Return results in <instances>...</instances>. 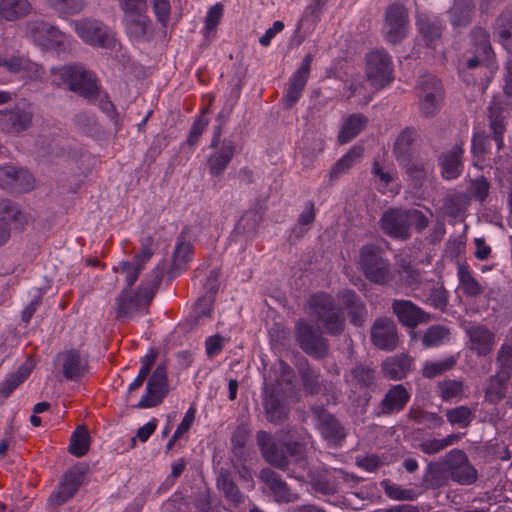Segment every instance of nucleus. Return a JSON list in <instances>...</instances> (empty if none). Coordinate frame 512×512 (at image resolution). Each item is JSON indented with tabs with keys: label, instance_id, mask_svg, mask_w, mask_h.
<instances>
[{
	"label": "nucleus",
	"instance_id": "1",
	"mask_svg": "<svg viewBox=\"0 0 512 512\" xmlns=\"http://www.w3.org/2000/svg\"><path fill=\"white\" fill-rule=\"evenodd\" d=\"M429 222V218L418 209L390 208L382 214L379 225L387 236L405 241L411 237L412 226L421 233Z\"/></svg>",
	"mask_w": 512,
	"mask_h": 512
},
{
	"label": "nucleus",
	"instance_id": "2",
	"mask_svg": "<svg viewBox=\"0 0 512 512\" xmlns=\"http://www.w3.org/2000/svg\"><path fill=\"white\" fill-rule=\"evenodd\" d=\"M310 314L322 325L330 336H340L346 327L344 312L333 297L325 292L313 294L309 299Z\"/></svg>",
	"mask_w": 512,
	"mask_h": 512
},
{
	"label": "nucleus",
	"instance_id": "3",
	"mask_svg": "<svg viewBox=\"0 0 512 512\" xmlns=\"http://www.w3.org/2000/svg\"><path fill=\"white\" fill-rule=\"evenodd\" d=\"M487 119L492 137L484 132L474 134L472 138V153L476 157H482L490 153L492 139L495 141L498 151L504 148L503 136L506 131V125L504 123L503 107L495 99L488 108Z\"/></svg>",
	"mask_w": 512,
	"mask_h": 512
},
{
	"label": "nucleus",
	"instance_id": "4",
	"mask_svg": "<svg viewBox=\"0 0 512 512\" xmlns=\"http://www.w3.org/2000/svg\"><path fill=\"white\" fill-rule=\"evenodd\" d=\"M359 265L366 279L374 284L386 285L393 279L389 260L378 245L366 244L360 249Z\"/></svg>",
	"mask_w": 512,
	"mask_h": 512
},
{
	"label": "nucleus",
	"instance_id": "5",
	"mask_svg": "<svg viewBox=\"0 0 512 512\" xmlns=\"http://www.w3.org/2000/svg\"><path fill=\"white\" fill-rule=\"evenodd\" d=\"M63 83L68 85L70 91L81 97L93 100L99 96L95 75L80 64L63 66L58 70Z\"/></svg>",
	"mask_w": 512,
	"mask_h": 512
},
{
	"label": "nucleus",
	"instance_id": "6",
	"mask_svg": "<svg viewBox=\"0 0 512 512\" xmlns=\"http://www.w3.org/2000/svg\"><path fill=\"white\" fill-rule=\"evenodd\" d=\"M309 409L321 437L329 445L340 446L347 437L346 428L341 421L322 404L313 403Z\"/></svg>",
	"mask_w": 512,
	"mask_h": 512
},
{
	"label": "nucleus",
	"instance_id": "7",
	"mask_svg": "<svg viewBox=\"0 0 512 512\" xmlns=\"http://www.w3.org/2000/svg\"><path fill=\"white\" fill-rule=\"evenodd\" d=\"M419 112L425 118L434 117L444 99L442 83L432 74H424L418 79Z\"/></svg>",
	"mask_w": 512,
	"mask_h": 512
},
{
	"label": "nucleus",
	"instance_id": "8",
	"mask_svg": "<svg viewBox=\"0 0 512 512\" xmlns=\"http://www.w3.org/2000/svg\"><path fill=\"white\" fill-rule=\"evenodd\" d=\"M366 76L370 85L382 89L393 79V62L391 56L383 49H376L366 54Z\"/></svg>",
	"mask_w": 512,
	"mask_h": 512
},
{
	"label": "nucleus",
	"instance_id": "9",
	"mask_svg": "<svg viewBox=\"0 0 512 512\" xmlns=\"http://www.w3.org/2000/svg\"><path fill=\"white\" fill-rule=\"evenodd\" d=\"M295 340L301 350L313 358L323 359L329 353V343L322 331L306 321L296 323Z\"/></svg>",
	"mask_w": 512,
	"mask_h": 512
},
{
	"label": "nucleus",
	"instance_id": "10",
	"mask_svg": "<svg viewBox=\"0 0 512 512\" xmlns=\"http://www.w3.org/2000/svg\"><path fill=\"white\" fill-rule=\"evenodd\" d=\"M152 300L153 291L144 286H139L134 293L123 289L116 299V318H133L138 312L147 309Z\"/></svg>",
	"mask_w": 512,
	"mask_h": 512
},
{
	"label": "nucleus",
	"instance_id": "11",
	"mask_svg": "<svg viewBox=\"0 0 512 512\" xmlns=\"http://www.w3.org/2000/svg\"><path fill=\"white\" fill-rule=\"evenodd\" d=\"M263 408L266 419L274 424H283L289 416L290 408L284 399L281 383L275 382L263 389Z\"/></svg>",
	"mask_w": 512,
	"mask_h": 512
},
{
	"label": "nucleus",
	"instance_id": "12",
	"mask_svg": "<svg viewBox=\"0 0 512 512\" xmlns=\"http://www.w3.org/2000/svg\"><path fill=\"white\" fill-rule=\"evenodd\" d=\"M74 28L77 35L87 44L101 48L114 46V37L100 20L93 18L76 20L74 21Z\"/></svg>",
	"mask_w": 512,
	"mask_h": 512
},
{
	"label": "nucleus",
	"instance_id": "13",
	"mask_svg": "<svg viewBox=\"0 0 512 512\" xmlns=\"http://www.w3.org/2000/svg\"><path fill=\"white\" fill-rule=\"evenodd\" d=\"M450 479L463 486L474 484L478 479L477 469L470 463L463 450L452 449L446 454Z\"/></svg>",
	"mask_w": 512,
	"mask_h": 512
},
{
	"label": "nucleus",
	"instance_id": "14",
	"mask_svg": "<svg viewBox=\"0 0 512 512\" xmlns=\"http://www.w3.org/2000/svg\"><path fill=\"white\" fill-rule=\"evenodd\" d=\"M26 32L33 43L45 50L59 48L65 39V34L58 27L41 20L27 22Z\"/></svg>",
	"mask_w": 512,
	"mask_h": 512
},
{
	"label": "nucleus",
	"instance_id": "15",
	"mask_svg": "<svg viewBox=\"0 0 512 512\" xmlns=\"http://www.w3.org/2000/svg\"><path fill=\"white\" fill-rule=\"evenodd\" d=\"M408 13L406 8L394 3L390 5L385 13L383 30L385 38L392 44H397L407 35Z\"/></svg>",
	"mask_w": 512,
	"mask_h": 512
},
{
	"label": "nucleus",
	"instance_id": "16",
	"mask_svg": "<svg viewBox=\"0 0 512 512\" xmlns=\"http://www.w3.org/2000/svg\"><path fill=\"white\" fill-rule=\"evenodd\" d=\"M32 120L33 111L29 105H16L0 111V130L9 135H18L32 125Z\"/></svg>",
	"mask_w": 512,
	"mask_h": 512
},
{
	"label": "nucleus",
	"instance_id": "17",
	"mask_svg": "<svg viewBox=\"0 0 512 512\" xmlns=\"http://www.w3.org/2000/svg\"><path fill=\"white\" fill-rule=\"evenodd\" d=\"M256 440L262 456L270 465L281 470L288 467L289 460L284 450V442L275 441L270 433L263 430L257 432Z\"/></svg>",
	"mask_w": 512,
	"mask_h": 512
},
{
	"label": "nucleus",
	"instance_id": "18",
	"mask_svg": "<svg viewBox=\"0 0 512 512\" xmlns=\"http://www.w3.org/2000/svg\"><path fill=\"white\" fill-rule=\"evenodd\" d=\"M312 60L313 55L311 53L306 54L300 67L290 79L289 87L282 100L285 109H291L301 97L310 74Z\"/></svg>",
	"mask_w": 512,
	"mask_h": 512
},
{
	"label": "nucleus",
	"instance_id": "19",
	"mask_svg": "<svg viewBox=\"0 0 512 512\" xmlns=\"http://www.w3.org/2000/svg\"><path fill=\"white\" fill-rule=\"evenodd\" d=\"M392 310L401 324L414 329L419 324H426L432 316L410 300H394Z\"/></svg>",
	"mask_w": 512,
	"mask_h": 512
},
{
	"label": "nucleus",
	"instance_id": "20",
	"mask_svg": "<svg viewBox=\"0 0 512 512\" xmlns=\"http://www.w3.org/2000/svg\"><path fill=\"white\" fill-rule=\"evenodd\" d=\"M34 178L27 170L12 165L0 167V187L21 193L33 188Z\"/></svg>",
	"mask_w": 512,
	"mask_h": 512
},
{
	"label": "nucleus",
	"instance_id": "21",
	"mask_svg": "<svg viewBox=\"0 0 512 512\" xmlns=\"http://www.w3.org/2000/svg\"><path fill=\"white\" fill-rule=\"evenodd\" d=\"M337 298L347 311L350 323L362 327L367 321L368 310L361 297L352 289H343L338 292Z\"/></svg>",
	"mask_w": 512,
	"mask_h": 512
},
{
	"label": "nucleus",
	"instance_id": "22",
	"mask_svg": "<svg viewBox=\"0 0 512 512\" xmlns=\"http://www.w3.org/2000/svg\"><path fill=\"white\" fill-rule=\"evenodd\" d=\"M371 340L381 350H394L398 343L394 321L387 317L377 319L371 328Z\"/></svg>",
	"mask_w": 512,
	"mask_h": 512
},
{
	"label": "nucleus",
	"instance_id": "23",
	"mask_svg": "<svg viewBox=\"0 0 512 512\" xmlns=\"http://www.w3.org/2000/svg\"><path fill=\"white\" fill-rule=\"evenodd\" d=\"M259 479L271 490L274 500L277 503H290L298 499L282 479V477L270 468H264L259 473Z\"/></svg>",
	"mask_w": 512,
	"mask_h": 512
},
{
	"label": "nucleus",
	"instance_id": "24",
	"mask_svg": "<svg viewBox=\"0 0 512 512\" xmlns=\"http://www.w3.org/2000/svg\"><path fill=\"white\" fill-rule=\"evenodd\" d=\"M62 363V372L66 379L76 381L86 375L88 361L76 349H69L58 354Z\"/></svg>",
	"mask_w": 512,
	"mask_h": 512
},
{
	"label": "nucleus",
	"instance_id": "25",
	"mask_svg": "<svg viewBox=\"0 0 512 512\" xmlns=\"http://www.w3.org/2000/svg\"><path fill=\"white\" fill-rule=\"evenodd\" d=\"M236 150V143L224 139L220 146L207 159V167L212 176H221L231 162Z\"/></svg>",
	"mask_w": 512,
	"mask_h": 512
},
{
	"label": "nucleus",
	"instance_id": "26",
	"mask_svg": "<svg viewBox=\"0 0 512 512\" xmlns=\"http://www.w3.org/2000/svg\"><path fill=\"white\" fill-rule=\"evenodd\" d=\"M216 486L222 492L225 500L231 503L233 507H239L244 503L245 495L238 488L229 469L220 468L218 470Z\"/></svg>",
	"mask_w": 512,
	"mask_h": 512
},
{
	"label": "nucleus",
	"instance_id": "27",
	"mask_svg": "<svg viewBox=\"0 0 512 512\" xmlns=\"http://www.w3.org/2000/svg\"><path fill=\"white\" fill-rule=\"evenodd\" d=\"M463 153L464 149L462 145L456 144L450 150L440 155L439 164L445 179H456L461 175L464 166Z\"/></svg>",
	"mask_w": 512,
	"mask_h": 512
},
{
	"label": "nucleus",
	"instance_id": "28",
	"mask_svg": "<svg viewBox=\"0 0 512 512\" xmlns=\"http://www.w3.org/2000/svg\"><path fill=\"white\" fill-rule=\"evenodd\" d=\"M189 232L190 228L186 226L177 238V245L173 254L172 266L168 272L170 278H174L185 268L186 264L191 260L192 246L190 242L187 241Z\"/></svg>",
	"mask_w": 512,
	"mask_h": 512
},
{
	"label": "nucleus",
	"instance_id": "29",
	"mask_svg": "<svg viewBox=\"0 0 512 512\" xmlns=\"http://www.w3.org/2000/svg\"><path fill=\"white\" fill-rule=\"evenodd\" d=\"M299 373L305 395L314 396L322 392L324 396H330L334 402L336 401L333 389L321 384L319 371H316L309 365H306L300 368Z\"/></svg>",
	"mask_w": 512,
	"mask_h": 512
},
{
	"label": "nucleus",
	"instance_id": "30",
	"mask_svg": "<svg viewBox=\"0 0 512 512\" xmlns=\"http://www.w3.org/2000/svg\"><path fill=\"white\" fill-rule=\"evenodd\" d=\"M447 13L454 28H465L471 24L475 14L474 0H453Z\"/></svg>",
	"mask_w": 512,
	"mask_h": 512
},
{
	"label": "nucleus",
	"instance_id": "31",
	"mask_svg": "<svg viewBox=\"0 0 512 512\" xmlns=\"http://www.w3.org/2000/svg\"><path fill=\"white\" fill-rule=\"evenodd\" d=\"M0 222H4L10 228L22 230L27 224L28 219L18 203L10 199H1Z\"/></svg>",
	"mask_w": 512,
	"mask_h": 512
},
{
	"label": "nucleus",
	"instance_id": "32",
	"mask_svg": "<svg viewBox=\"0 0 512 512\" xmlns=\"http://www.w3.org/2000/svg\"><path fill=\"white\" fill-rule=\"evenodd\" d=\"M416 137L417 131L412 127H406L397 136L393 146V154L399 163H408L409 160H412Z\"/></svg>",
	"mask_w": 512,
	"mask_h": 512
},
{
	"label": "nucleus",
	"instance_id": "33",
	"mask_svg": "<svg viewBox=\"0 0 512 512\" xmlns=\"http://www.w3.org/2000/svg\"><path fill=\"white\" fill-rule=\"evenodd\" d=\"M409 399L410 395L407 389L401 384L395 385L388 390L381 401V413L387 415L399 412L404 409Z\"/></svg>",
	"mask_w": 512,
	"mask_h": 512
},
{
	"label": "nucleus",
	"instance_id": "34",
	"mask_svg": "<svg viewBox=\"0 0 512 512\" xmlns=\"http://www.w3.org/2000/svg\"><path fill=\"white\" fill-rule=\"evenodd\" d=\"M412 359L405 355H394L386 358L381 367L383 375L391 380H401L411 371Z\"/></svg>",
	"mask_w": 512,
	"mask_h": 512
},
{
	"label": "nucleus",
	"instance_id": "35",
	"mask_svg": "<svg viewBox=\"0 0 512 512\" xmlns=\"http://www.w3.org/2000/svg\"><path fill=\"white\" fill-rule=\"evenodd\" d=\"M124 21L129 36L137 40L143 39L147 35L151 23L146 11L124 13Z\"/></svg>",
	"mask_w": 512,
	"mask_h": 512
},
{
	"label": "nucleus",
	"instance_id": "36",
	"mask_svg": "<svg viewBox=\"0 0 512 512\" xmlns=\"http://www.w3.org/2000/svg\"><path fill=\"white\" fill-rule=\"evenodd\" d=\"M418 30L428 47H437L443 30L442 22L439 19L426 16L419 17Z\"/></svg>",
	"mask_w": 512,
	"mask_h": 512
},
{
	"label": "nucleus",
	"instance_id": "37",
	"mask_svg": "<svg viewBox=\"0 0 512 512\" xmlns=\"http://www.w3.org/2000/svg\"><path fill=\"white\" fill-rule=\"evenodd\" d=\"M467 334L469 336L472 349L479 355L488 354L493 347L494 334L484 326L471 327Z\"/></svg>",
	"mask_w": 512,
	"mask_h": 512
},
{
	"label": "nucleus",
	"instance_id": "38",
	"mask_svg": "<svg viewBox=\"0 0 512 512\" xmlns=\"http://www.w3.org/2000/svg\"><path fill=\"white\" fill-rule=\"evenodd\" d=\"M32 4L29 0H1L0 17L6 21H15L30 14Z\"/></svg>",
	"mask_w": 512,
	"mask_h": 512
},
{
	"label": "nucleus",
	"instance_id": "39",
	"mask_svg": "<svg viewBox=\"0 0 512 512\" xmlns=\"http://www.w3.org/2000/svg\"><path fill=\"white\" fill-rule=\"evenodd\" d=\"M364 149L362 146H353L342 158H340L331 168L329 176L335 180L347 173L363 157Z\"/></svg>",
	"mask_w": 512,
	"mask_h": 512
},
{
	"label": "nucleus",
	"instance_id": "40",
	"mask_svg": "<svg viewBox=\"0 0 512 512\" xmlns=\"http://www.w3.org/2000/svg\"><path fill=\"white\" fill-rule=\"evenodd\" d=\"M509 378L494 374L489 377L485 387V400L492 404H497L502 401L508 391Z\"/></svg>",
	"mask_w": 512,
	"mask_h": 512
},
{
	"label": "nucleus",
	"instance_id": "41",
	"mask_svg": "<svg viewBox=\"0 0 512 512\" xmlns=\"http://www.w3.org/2000/svg\"><path fill=\"white\" fill-rule=\"evenodd\" d=\"M368 119L363 114L350 115L338 134V142L345 144L355 138L367 125Z\"/></svg>",
	"mask_w": 512,
	"mask_h": 512
},
{
	"label": "nucleus",
	"instance_id": "42",
	"mask_svg": "<svg viewBox=\"0 0 512 512\" xmlns=\"http://www.w3.org/2000/svg\"><path fill=\"white\" fill-rule=\"evenodd\" d=\"M424 482L432 487H439L446 483L449 476L448 465L446 464V455L437 462H430L424 475Z\"/></svg>",
	"mask_w": 512,
	"mask_h": 512
},
{
	"label": "nucleus",
	"instance_id": "43",
	"mask_svg": "<svg viewBox=\"0 0 512 512\" xmlns=\"http://www.w3.org/2000/svg\"><path fill=\"white\" fill-rule=\"evenodd\" d=\"M91 437L85 425L78 426L70 437L68 451L76 457L84 456L90 447Z\"/></svg>",
	"mask_w": 512,
	"mask_h": 512
},
{
	"label": "nucleus",
	"instance_id": "44",
	"mask_svg": "<svg viewBox=\"0 0 512 512\" xmlns=\"http://www.w3.org/2000/svg\"><path fill=\"white\" fill-rule=\"evenodd\" d=\"M193 505L197 512H222L223 509L222 502L212 495L208 487L195 493Z\"/></svg>",
	"mask_w": 512,
	"mask_h": 512
},
{
	"label": "nucleus",
	"instance_id": "45",
	"mask_svg": "<svg viewBox=\"0 0 512 512\" xmlns=\"http://www.w3.org/2000/svg\"><path fill=\"white\" fill-rule=\"evenodd\" d=\"M33 369L32 364L25 363L21 365L15 373L10 374L0 384V395L7 398L11 393L25 381Z\"/></svg>",
	"mask_w": 512,
	"mask_h": 512
},
{
	"label": "nucleus",
	"instance_id": "46",
	"mask_svg": "<svg viewBox=\"0 0 512 512\" xmlns=\"http://www.w3.org/2000/svg\"><path fill=\"white\" fill-rule=\"evenodd\" d=\"M46 5L61 17L79 14L86 7V0H45Z\"/></svg>",
	"mask_w": 512,
	"mask_h": 512
},
{
	"label": "nucleus",
	"instance_id": "47",
	"mask_svg": "<svg viewBox=\"0 0 512 512\" xmlns=\"http://www.w3.org/2000/svg\"><path fill=\"white\" fill-rule=\"evenodd\" d=\"M249 436V429L245 425L238 426L232 434L231 445L234 458L239 463L245 462L247 457L246 441Z\"/></svg>",
	"mask_w": 512,
	"mask_h": 512
},
{
	"label": "nucleus",
	"instance_id": "48",
	"mask_svg": "<svg viewBox=\"0 0 512 512\" xmlns=\"http://www.w3.org/2000/svg\"><path fill=\"white\" fill-rule=\"evenodd\" d=\"M458 277L463 293L470 297H477L483 292L481 284L471 274L466 265L458 266Z\"/></svg>",
	"mask_w": 512,
	"mask_h": 512
},
{
	"label": "nucleus",
	"instance_id": "49",
	"mask_svg": "<svg viewBox=\"0 0 512 512\" xmlns=\"http://www.w3.org/2000/svg\"><path fill=\"white\" fill-rule=\"evenodd\" d=\"M350 375L360 388H370L376 383V370L363 363H357L351 368Z\"/></svg>",
	"mask_w": 512,
	"mask_h": 512
},
{
	"label": "nucleus",
	"instance_id": "50",
	"mask_svg": "<svg viewBox=\"0 0 512 512\" xmlns=\"http://www.w3.org/2000/svg\"><path fill=\"white\" fill-rule=\"evenodd\" d=\"M470 197L466 193H455L447 195L443 201V209L450 217H457L465 211L469 204Z\"/></svg>",
	"mask_w": 512,
	"mask_h": 512
},
{
	"label": "nucleus",
	"instance_id": "51",
	"mask_svg": "<svg viewBox=\"0 0 512 512\" xmlns=\"http://www.w3.org/2000/svg\"><path fill=\"white\" fill-rule=\"evenodd\" d=\"M445 416L451 425H457L461 428H467L474 419L473 410L464 405L447 409Z\"/></svg>",
	"mask_w": 512,
	"mask_h": 512
},
{
	"label": "nucleus",
	"instance_id": "52",
	"mask_svg": "<svg viewBox=\"0 0 512 512\" xmlns=\"http://www.w3.org/2000/svg\"><path fill=\"white\" fill-rule=\"evenodd\" d=\"M450 330L443 325L430 326L422 336V343L424 347H437L449 339Z\"/></svg>",
	"mask_w": 512,
	"mask_h": 512
},
{
	"label": "nucleus",
	"instance_id": "53",
	"mask_svg": "<svg viewBox=\"0 0 512 512\" xmlns=\"http://www.w3.org/2000/svg\"><path fill=\"white\" fill-rule=\"evenodd\" d=\"M146 395L136 405L137 408H151L159 405L168 394V385L146 387Z\"/></svg>",
	"mask_w": 512,
	"mask_h": 512
},
{
	"label": "nucleus",
	"instance_id": "54",
	"mask_svg": "<svg viewBox=\"0 0 512 512\" xmlns=\"http://www.w3.org/2000/svg\"><path fill=\"white\" fill-rule=\"evenodd\" d=\"M443 401L461 399L464 396V384L459 380H444L438 384Z\"/></svg>",
	"mask_w": 512,
	"mask_h": 512
},
{
	"label": "nucleus",
	"instance_id": "55",
	"mask_svg": "<svg viewBox=\"0 0 512 512\" xmlns=\"http://www.w3.org/2000/svg\"><path fill=\"white\" fill-rule=\"evenodd\" d=\"M461 438V434H451L443 439L426 440L420 443L419 447L425 454H435L446 447L456 443Z\"/></svg>",
	"mask_w": 512,
	"mask_h": 512
},
{
	"label": "nucleus",
	"instance_id": "56",
	"mask_svg": "<svg viewBox=\"0 0 512 512\" xmlns=\"http://www.w3.org/2000/svg\"><path fill=\"white\" fill-rule=\"evenodd\" d=\"M496 365L498 371L496 374L511 378L512 376V346L504 344L499 349L496 356Z\"/></svg>",
	"mask_w": 512,
	"mask_h": 512
},
{
	"label": "nucleus",
	"instance_id": "57",
	"mask_svg": "<svg viewBox=\"0 0 512 512\" xmlns=\"http://www.w3.org/2000/svg\"><path fill=\"white\" fill-rule=\"evenodd\" d=\"M496 33L502 42L512 38V6L506 7L497 17L495 23Z\"/></svg>",
	"mask_w": 512,
	"mask_h": 512
},
{
	"label": "nucleus",
	"instance_id": "58",
	"mask_svg": "<svg viewBox=\"0 0 512 512\" xmlns=\"http://www.w3.org/2000/svg\"><path fill=\"white\" fill-rule=\"evenodd\" d=\"M324 5L325 1L323 0H312L304 10L303 15L298 22L297 30H300L306 24L313 27L319 21Z\"/></svg>",
	"mask_w": 512,
	"mask_h": 512
},
{
	"label": "nucleus",
	"instance_id": "59",
	"mask_svg": "<svg viewBox=\"0 0 512 512\" xmlns=\"http://www.w3.org/2000/svg\"><path fill=\"white\" fill-rule=\"evenodd\" d=\"M471 38L476 51L489 58L493 54V50L489 41L488 32L482 27H475L471 31Z\"/></svg>",
	"mask_w": 512,
	"mask_h": 512
},
{
	"label": "nucleus",
	"instance_id": "60",
	"mask_svg": "<svg viewBox=\"0 0 512 512\" xmlns=\"http://www.w3.org/2000/svg\"><path fill=\"white\" fill-rule=\"evenodd\" d=\"M449 299V292L443 285H435L429 290L426 302L435 309L446 311Z\"/></svg>",
	"mask_w": 512,
	"mask_h": 512
},
{
	"label": "nucleus",
	"instance_id": "61",
	"mask_svg": "<svg viewBox=\"0 0 512 512\" xmlns=\"http://www.w3.org/2000/svg\"><path fill=\"white\" fill-rule=\"evenodd\" d=\"M456 364L454 357H449L443 361L427 362L422 370V374L426 378H434L452 369Z\"/></svg>",
	"mask_w": 512,
	"mask_h": 512
},
{
	"label": "nucleus",
	"instance_id": "62",
	"mask_svg": "<svg viewBox=\"0 0 512 512\" xmlns=\"http://www.w3.org/2000/svg\"><path fill=\"white\" fill-rule=\"evenodd\" d=\"M489 190V181L484 176H480L476 179L470 180V184L468 187V195L469 197H472L475 200L482 203L487 199L489 195Z\"/></svg>",
	"mask_w": 512,
	"mask_h": 512
},
{
	"label": "nucleus",
	"instance_id": "63",
	"mask_svg": "<svg viewBox=\"0 0 512 512\" xmlns=\"http://www.w3.org/2000/svg\"><path fill=\"white\" fill-rule=\"evenodd\" d=\"M314 220L315 206L313 202L308 201L305 204L304 210L299 215L297 225L293 229V233L296 235V237H302L307 232V229H304L303 227L306 225H311Z\"/></svg>",
	"mask_w": 512,
	"mask_h": 512
},
{
	"label": "nucleus",
	"instance_id": "64",
	"mask_svg": "<svg viewBox=\"0 0 512 512\" xmlns=\"http://www.w3.org/2000/svg\"><path fill=\"white\" fill-rule=\"evenodd\" d=\"M385 494L395 500H407L412 501L416 498V493L412 489H404L396 484H392L389 481L385 480L381 483Z\"/></svg>",
	"mask_w": 512,
	"mask_h": 512
}]
</instances>
